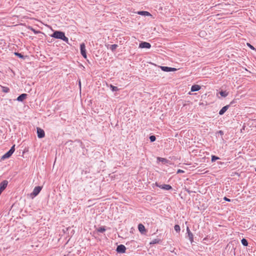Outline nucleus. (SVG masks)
I'll return each mask as SVG.
<instances>
[{"label":"nucleus","instance_id":"c756f323","mask_svg":"<svg viewBox=\"0 0 256 256\" xmlns=\"http://www.w3.org/2000/svg\"><path fill=\"white\" fill-rule=\"evenodd\" d=\"M184 171L183 170H178L177 171V173L178 174H179V173H184Z\"/></svg>","mask_w":256,"mask_h":256},{"label":"nucleus","instance_id":"f03ea898","mask_svg":"<svg viewBox=\"0 0 256 256\" xmlns=\"http://www.w3.org/2000/svg\"><path fill=\"white\" fill-rule=\"evenodd\" d=\"M14 146H15L14 145L12 146L11 147L10 149L2 156L1 159L2 160H4L6 158H10V156L14 152L15 150Z\"/></svg>","mask_w":256,"mask_h":256},{"label":"nucleus","instance_id":"aec40b11","mask_svg":"<svg viewBox=\"0 0 256 256\" xmlns=\"http://www.w3.org/2000/svg\"><path fill=\"white\" fill-rule=\"evenodd\" d=\"M160 239H154L150 242V244H158L160 242Z\"/></svg>","mask_w":256,"mask_h":256},{"label":"nucleus","instance_id":"2f4dec72","mask_svg":"<svg viewBox=\"0 0 256 256\" xmlns=\"http://www.w3.org/2000/svg\"><path fill=\"white\" fill-rule=\"evenodd\" d=\"M186 190L188 193V194H190L191 193V191L190 190L188 189H186Z\"/></svg>","mask_w":256,"mask_h":256},{"label":"nucleus","instance_id":"b1692460","mask_svg":"<svg viewBox=\"0 0 256 256\" xmlns=\"http://www.w3.org/2000/svg\"><path fill=\"white\" fill-rule=\"evenodd\" d=\"M220 158L216 156H212V162H214L216 160H218Z\"/></svg>","mask_w":256,"mask_h":256},{"label":"nucleus","instance_id":"7c9ffc66","mask_svg":"<svg viewBox=\"0 0 256 256\" xmlns=\"http://www.w3.org/2000/svg\"><path fill=\"white\" fill-rule=\"evenodd\" d=\"M224 200H225L226 201H227V202H230L231 201V200L230 198H228L226 197H224Z\"/></svg>","mask_w":256,"mask_h":256},{"label":"nucleus","instance_id":"dca6fc26","mask_svg":"<svg viewBox=\"0 0 256 256\" xmlns=\"http://www.w3.org/2000/svg\"><path fill=\"white\" fill-rule=\"evenodd\" d=\"M220 94L222 97H226L228 95V92H226V91L221 90L220 92Z\"/></svg>","mask_w":256,"mask_h":256},{"label":"nucleus","instance_id":"72a5a7b5","mask_svg":"<svg viewBox=\"0 0 256 256\" xmlns=\"http://www.w3.org/2000/svg\"><path fill=\"white\" fill-rule=\"evenodd\" d=\"M233 103V102H232L230 104H232Z\"/></svg>","mask_w":256,"mask_h":256},{"label":"nucleus","instance_id":"20e7f679","mask_svg":"<svg viewBox=\"0 0 256 256\" xmlns=\"http://www.w3.org/2000/svg\"><path fill=\"white\" fill-rule=\"evenodd\" d=\"M80 53L82 56L86 58V46L85 44L84 43H82L80 45Z\"/></svg>","mask_w":256,"mask_h":256},{"label":"nucleus","instance_id":"6e6552de","mask_svg":"<svg viewBox=\"0 0 256 256\" xmlns=\"http://www.w3.org/2000/svg\"><path fill=\"white\" fill-rule=\"evenodd\" d=\"M151 47V44L148 42H143L140 44H139V48H150Z\"/></svg>","mask_w":256,"mask_h":256},{"label":"nucleus","instance_id":"9b49d317","mask_svg":"<svg viewBox=\"0 0 256 256\" xmlns=\"http://www.w3.org/2000/svg\"><path fill=\"white\" fill-rule=\"evenodd\" d=\"M28 94H22L20 95L16 98V100L18 102H22L24 99L26 98Z\"/></svg>","mask_w":256,"mask_h":256},{"label":"nucleus","instance_id":"473e14b6","mask_svg":"<svg viewBox=\"0 0 256 256\" xmlns=\"http://www.w3.org/2000/svg\"><path fill=\"white\" fill-rule=\"evenodd\" d=\"M79 84H80V85H81L80 82H79Z\"/></svg>","mask_w":256,"mask_h":256},{"label":"nucleus","instance_id":"a211bd4d","mask_svg":"<svg viewBox=\"0 0 256 256\" xmlns=\"http://www.w3.org/2000/svg\"><path fill=\"white\" fill-rule=\"evenodd\" d=\"M28 29L33 32L35 34H38L41 32L40 30H36L32 26H29Z\"/></svg>","mask_w":256,"mask_h":256},{"label":"nucleus","instance_id":"2eb2a0df","mask_svg":"<svg viewBox=\"0 0 256 256\" xmlns=\"http://www.w3.org/2000/svg\"><path fill=\"white\" fill-rule=\"evenodd\" d=\"M200 89V86L198 84L193 85L191 88L192 92H196Z\"/></svg>","mask_w":256,"mask_h":256},{"label":"nucleus","instance_id":"393cba45","mask_svg":"<svg viewBox=\"0 0 256 256\" xmlns=\"http://www.w3.org/2000/svg\"><path fill=\"white\" fill-rule=\"evenodd\" d=\"M156 138L154 136H150V140L151 142H154L156 140Z\"/></svg>","mask_w":256,"mask_h":256},{"label":"nucleus","instance_id":"5701e85b","mask_svg":"<svg viewBox=\"0 0 256 256\" xmlns=\"http://www.w3.org/2000/svg\"><path fill=\"white\" fill-rule=\"evenodd\" d=\"M110 88L112 92H117L118 90V88L117 86H114L112 85H110Z\"/></svg>","mask_w":256,"mask_h":256},{"label":"nucleus","instance_id":"4468645a","mask_svg":"<svg viewBox=\"0 0 256 256\" xmlns=\"http://www.w3.org/2000/svg\"><path fill=\"white\" fill-rule=\"evenodd\" d=\"M137 14L144 16H152V14L146 11H138Z\"/></svg>","mask_w":256,"mask_h":256},{"label":"nucleus","instance_id":"cd10ccee","mask_svg":"<svg viewBox=\"0 0 256 256\" xmlns=\"http://www.w3.org/2000/svg\"><path fill=\"white\" fill-rule=\"evenodd\" d=\"M158 159L162 162H166L167 161L165 158H158Z\"/></svg>","mask_w":256,"mask_h":256},{"label":"nucleus","instance_id":"f8f14e48","mask_svg":"<svg viewBox=\"0 0 256 256\" xmlns=\"http://www.w3.org/2000/svg\"><path fill=\"white\" fill-rule=\"evenodd\" d=\"M230 104L226 105L224 106L219 112L220 115H222L224 114V112L228 110L229 108Z\"/></svg>","mask_w":256,"mask_h":256},{"label":"nucleus","instance_id":"9d476101","mask_svg":"<svg viewBox=\"0 0 256 256\" xmlns=\"http://www.w3.org/2000/svg\"><path fill=\"white\" fill-rule=\"evenodd\" d=\"M186 232L188 234V238L190 240L191 243H192L193 242V234L190 232L188 226L186 228Z\"/></svg>","mask_w":256,"mask_h":256},{"label":"nucleus","instance_id":"ddd939ff","mask_svg":"<svg viewBox=\"0 0 256 256\" xmlns=\"http://www.w3.org/2000/svg\"><path fill=\"white\" fill-rule=\"evenodd\" d=\"M138 230L142 234H144V232H146V230L144 226L142 224H140L138 225Z\"/></svg>","mask_w":256,"mask_h":256},{"label":"nucleus","instance_id":"f704fd0d","mask_svg":"<svg viewBox=\"0 0 256 256\" xmlns=\"http://www.w3.org/2000/svg\"><path fill=\"white\" fill-rule=\"evenodd\" d=\"M255 171L256 172V168L255 169Z\"/></svg>","mask_w":256,"mask_h":256},{"label":"nucleus","instance_id":"1a4fd4ad","mask_svg":"<svg viewBox=\"0 0 256 256\" xmlns=\"http://www.w3.org/2000/svg\"><path fill=\"white\" fill-rule=\"evenodd\" d=\"M42 188L40 186H36L34 188L33 192L32 193V194L34 196H36L40 193V192L42 190Z\"/></svg>","mask_w":256,"mask_h":256},{"label":"nucleus","instance_id":"412c9836","mask_svg":"<svg viewBox=\"0 0 256 256\" xmlns=\"http://www.w3.org/2000/svg\"><path fill=\"white\" fill-rule=\"evenodd\" d=\"M174 230L177 232H180V226L178 224H176L174 226Z\"/></svg>","mask_w":256,"mask_h":256},{"label":"nucleus","instance_id":"f257e3e1","mask_svg":"<svg viewBox=\"0 0 256 256\" xmlns=\"http://www.w3.org/2000/svg\"><path fill=\"white\" fill-rule=\"evenodd\" d=\"M51 36L56 39L62 40L66 43L68 42V38L66 36L64 32H62L58 30L54 31L51 35Z\"/></svg>","mask_w":256,"mask_h":256},{"label":"nucleus","instance_id":"4be33fe9","mask_svg":"<svg viewBox=\"0 0 256 256\" xmlns=\"http://www.w3.org/2000/svg\"><path fill=\"white\" fill-rule=\"evenodd\" d=\"M118 48V45L116 44H112L110 46V49L112 51H114Z\"/></svg>","mask_w":256,"mask_h":256},{"label":"nucleus","instance_id":"c85d7f7f","mask_svg":"<svg viewBox=\"0 0 256 256\" xmlns=\"http://www.w3.org/2000/svg\"><path fill=\"white\" fill-rule=\"evenodd\" d=\"M247 45L252 50H256V49L252 46L249 43H247Z\"/></svg>","mask_w":256,"mask_h":256},{"label":"nucleus","instance_id":"f3484780","mask_svg":"<svg viewBox=\"0 0 256 256\" xmlns=\"http://www.w3.org/2000/svg\"><path fill=\"white\" fill-rule=\"evenodd\" d=\"M241 242L244 246H248V242L246 238H242L241 240Z\"/></svg>","mask_w":256,"mask_h":256},{"label":"nucleus","instance_id":"423d86ee","mask_svg":"<svg viewBox=\"0 0 256 256\" xmlns=\"http://www.w3.org/2000/svg\"><path fill=\"white\" fill-rule=\"evenodd\" d=\"M36 131H37L38 136V138H43L44 137L45 132L42 129L40 128H37Z\"/></svg>","mask_w":256,"mask_h":256},{"label":"nucleus","instance_id":"0eeeda50","mask_svg":"<svg viewBox=\"0 0 256 256\" xmlns=\"http://www.w3.org/2000/svg\"><path fill=\"white\" fill-rule=\"evenodd\" d=\"M126 250V246L123 244L118 245L116 249V252L118 253H124Z\"/></svg>","mask_w":256,"mask_h":256},{"label":"nucleus","instance_id":"6ab92c4d","mask_svg":"<svg viewBox=\"0 0 256 256\" xmlns=\"http://www.w3.org/2000/svg\"><path fill=\"white\" fill-rule=\"evenodd\" d=\"M106 228H105V227L104 226H102V227H100L99 228H98L97 229V231L99 232H101V233H102L106 231Z\"/></svg>","mask_w":256,"mask_h":256},{"label":"nucleus","instance_id":"a878e982","mask_svg":"<svg viewBox=\"0 0 256 256\" xmlns=\"http://www.w3.org/2000/svg\"><path fill=\"white\" fill-rule=\"evenodd\" d=\"M10 91V88L8 87H2V92H8Z\"/></svg>","mask_w":256,"mask_h":256},{"label":"nucleus","instance_id":"7ed1b4c3","mask_svg":"<svg viewBox=\"0 0 256 256\" xmlns=\"http://www.w3.org/2000/svg\"><path fill=\"white\" fill-rule=\"evenodd\" d=\"M156 186L164 190H172V188L171 186L169 184H159L158 183L156 182Z\"/></svg>","mask_w":256,"mask_h":256},{"label":"nucleus","instance_id":"39448f33","mask_svg":"<svg viewBox=\"0 0 256 256\" xmlns=\"http://www.w3.org/2000/svg\"><path fill=\"white\" fill-rule=\"evenodd\" d=\"M160 68L162 71L166 72H175L177 70L176 68L166 66H161Z\"/></svg>","mask_w":256,"mask_h":256},{"label":"nucleus","instance_id":"bb28decb","mask_svg":"<svg viewBox=\"0 0 256 256\" xmlns=\"http://www.w3.org/2000/svg\"><path fill=\"white\" fill-rule=\"evenodd\" d=\"M14 54L20 58H24V56L20 53L14 52Z\"/></svg>","mask_w":256,"mask_h":256}]
</instances>
